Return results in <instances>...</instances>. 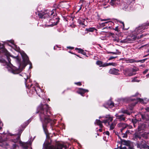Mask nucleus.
<instances>
[{"label": "nucleus", "mask_w": 149, "mask_h": 149, "mask_svg": "<svg viewBox=\"0 0 149 149\" xmlns=\"http://www.w3.org/2000/svg\"><path fill=\"white\" fill-rule=\"evenodd\" d=\"M114 30H115L116 31H118V26L116 27L115 29H114Z\"/></svg>", "instance_id": "49530a36"}, {"label": "nucleus", "mask_w": 149, "mask_h": 149, "mask_svg": "<svg viewBox=\"0 0 149 149\" xmlns=\"http://www.w3.org/2000/svg\"><path fill=\"white\" fill-rule=\"evenodd\" d=\"M141 136L140 134L137 133H135L134 134V138L138 140V139H141Z\"/></svg>", "instance_id": "4be33fe9"}, {"label": "nucleus", "mask_w": 149, "mask_h": 149, "mask_svg": "<svg viewBox=\"0 0 149 149\" xmlns=\"http://www.w3.org/2000/svg\"><path fill=\"white\" fill-rule=\"evenodd\" d=\"M37 113H39L40 121L43 126L44 124H47L51 120L50 118L51 114L50 109L48 105L41 104L37 109Z\"/></svg>", "instance_id": "f257e3e1"}, {"label": "nucleus", "mask_w": 149, "mask_h": 149, "mask_svg": "<svg viewBox=\"0 0 149 149\" xmlns=\"http://www.w3.org/2000/svg\"><path fill=\"white\" fill-rule=\"evenodd\" d=\"M3 142V139L2 137L0 136V142L1 143Z\"/></svg>", "instance_id": "8fccbe9b"}, {"label": "nucleus", "mask_w": 149, "mask_h": 149, "mask_svg": "<svg viewBox=\"0 0 149 149\" xmlns=\"http://www.w3.org/2000/svg\"><path fill=\"white\" fill-rule=\"evenodd\" d=\"M130 63H132L134 62H136V61L134 59H131L130 60Z\"/></svg>", "instance_id": "58836bf2"}, {"label": "nucleus", "mask_w": 149, "mask_h": 149, "mask_svg": "<svg viewBox=\"0 0 149 149\" xmlns=\"http://www.w3.org/2000/svg\"><path fill=\"white\" fill-rule=\"evenodd\" d=\"M139 95V93H136V94L135 95H134V96H137L138 95Z\"/></svg>", "instance_id": "69168bd1"}, {"label": "nucleus", "mask_w": 149, "mask_h": 149, "mask_svg": "<svg viewBox=\"0 0 149 149\" xmlns=\"http://www.w3.org/2000/svg\"><path fill=\"white\" fill-rule=\"evenodd\" d=\"M121 23L123 24V27L124 28V23L123 22H122Z\"/></svg>", "instance_id": "0e129e2a"}, {"label": "nucleus", "mask_w": 149, "mask_h": 149, "mask_svg": "<svg viewBox=\"0 0 149 149\" xmlns=\"http://www.w3.org/2000/svg\"><path fill=\"white\" fill-rule=\"evenodd\" d=\"M102 123H103V121L101 122L99 120L96 119L95 122V124L99 125L100 127L102 128L103 127V125L102 124Z\"/></svg>", "instance_id": "6ab92c4d"}, {"label": "nucleus", "mask_w": 149, "mask_h": 149, "mask_svg": "<svg viewBox=\"0 0 149 149\" xmlns=\"http://www.w3.org/2000/svg\"><path fill=\"white\" fill-rule=\"evenodd\" d=\"M109 66L111 65L113 66H116L117 65V64L116 63H109Z\"/></svg>", "instance_id": "7c9ffc66"}, {"label": "nucleus", "mask_w": 149, "mask_h": 149, "mask_svg": "<svg viewBox=\"0 0 149 149\" xmlns=\"http://www.w3.org/2000/svg\"><path fill=\"white\" fill-rule=\"evenodd\" d=\"M146 76L147 78H149V73L148 74L146 75Z\"/></svg>", "instance_id": "4d7b16f0"}, {"label": "nucleus", "mask_w": 149, "mask_h": 149, "mask_svg": "<svg viewBox=\"0 0 149 149\" xmlns=\"http://www.w3.org/2000/svg\"><path fill=\"white\" fill-rule=\"evenodd\" d=\"M119 1L120 0H111L110 3V4L115 7L120 3Z\"/></svg>", "instance_id": "2eb2a0df"}, {"label": "nucleus", "mask_w": 149, "mask_h": 149, "mask_svg": "<svg viewBox=\"0 0 149 149\" xmlns=\"http://www.w3.org/2000/svg\"><path fill=\"white\" fill-rule=\"evenodd\" d=\"M3 47V45L0 43V49L2 48Z\"/></svg>", "instance_id": "3c124183"}, {"label": "nucleus", "mask_w": 149, "mask_h": 149, "mask_svg": "<svg viewBox=\"0 0 149 149\" xmlns=\"http://www.w3.org/2000/svg\"><path fill=\"white\" fill-rule=\"evenodd\" d=\"M59 5V7L62 8H65L66 9L68 8L70 6L68 3L64 1L60 3Z\"/></svg>", "instance_id": "f8f14e48"}, {"label": "nucleus", "mask_w": 149, "mask_h": 149, "mask_svg": "<svg viewBox=\"0 0 149 149\" xmlns=\"http://www.w3.org/2000/svg\"><path fill=\"white\" fill-rule=\"evenodd\" d=\"M139 81H140L139 80H137L136 79V78H134V79H132V80L131 82H139Z\"/></svg>", "instance_id": "f704fd0d"}, {"label": "nucleus", "mask_w": 149, "mask_h": 149, "mask_svg": "<svg viewBox=\"0 0 149 149\" xmlns=\"http://www.w3.org/2000/svg\"><path fill=\"white\" fill-rule=\"evenodd\" d=\"M99 131L100 132H102V129H100L99 130Z\"/></svg>", "instance_id": "e2e57ef3"}, {"label": "nucleus", "mask_w": 149, "mask_h": 149, "mask_svg": "<svg viewBox=\"0 0 149 149\" xmlns=\"http://www.w3.org/2000/svg\"><path fill=\"white\" fill-rule=\"evenodd\" d=\"M75 84L79 86H81V83L80 82L75 83Z\"/></svg>", "instance_id": "a18cd8bd"}, {"label": "nucleus", "mask_w": 149, "mask_h": 149, "mask_svg": "<svg viewBox=\"0 0 149 149\" xmlns=\"http://www.w3.org/2000/svg\"><path fill=\"white\" fill-rule=\"evenodd\" d=\"M115 116L116 117V118L118 119L120 121H124L125 120V116L124 115H119L118 114H116Z\"/></svg>", "instance_id": "dca6fc26"}, {"label": "nucleus", "mask_w": 149, "mask_h": 149, "mask_svg": "<svg viewBox=\"0 0 149 149\" xmlns=\"http://www.w3.org/2000/svg\"><path fill=\"white\" fill-rule=\"evenodd\" d=\"M75 50H78V52L79 53H81L82 52H83V51L84 50L78 48H75Z\"/></svg>", "instance_id": "2f4dec72"}, {"label": "nucleus", "mask_w": 149, "mask_h": 149, "mask_svg": "<svg viewBox=\"0 0 149 149\" xmlns=\"http://www.w3.org/2000/svg\"><path fill=\"white\" fill-rule=\"evenodd\" d=\"M7 68H8V70L10 71V72H11L14 74H18L19 72H21L22 70L21 69H17V70H14V67L12 68L10 67L9 66V67H8Z\"/></svg>", "instance_id": "1a4fd4ad"}, {"label": "nucleus", "mask_w": 149, "mask_h": 149, "mask_svg": "<svg viewBox=\"0 0 149 149\" xmlns=\"http://www.w3.org/2000/svg\"><path fill=\"white\" fill-rule=\"evenodd\" d=\"M116 124L113 123H112L110 126V130H113L114 127H115Z\"/></svg>", "instance_id": "cd10ccee"}, {"label": "nucleus", "mask_w": 149, "mask_h": 149, "mask_svg": "<svg viewBox=\"0 0 149 149\" xmlns=\"http://www.w3.org/2000/svg\"><path fill=\"white\" fill-rule=\"evenodd\" d=\"M122 113H126L128 115H130V112H129L127 110H125L122 111Z\"/></svg>", "instance_id": "473e14b6"}, {"label": "nucleus", "mask_w": 149, "mask_h": 149, "mask_svg": "<svg viewBox=\"0 0 149 149\" xmlns=\"http://www.w3.org/2000/svg\"><path fill=\"white\" fill-rule=\"evenodd\" d=\"M148 71V69H146L145 70H144L143 72V73L144 74H146V73H147Z\"/></svg>", "instance_id": "c03bdc74"}, {"label": "nucleus", "mask_w": 149, "mask_h": 149, "mask_svg": "<svg viewBox=\"0 0 149 149\" xmlns=\"http://www.w3.org/2000/svg\"><path fill=\"white\" fill-rule=\"evenodd\" d=\"M129 1L130 2V3L132 2L133 1H134L135 0H129Z\"/></svg>", "instance_id": "bf43d9fd"}, {"label": "nucleus", "mask_w": 149, "mask_h": 149, "mask_svg": "<svg viewBox=\"0 0 149 149\" xmlns=\"http://www.w3.org/2000/svg\"><path fill=\"white\" fill-rule=\"evenodd\" d=\"M105 118L107 119L103 121V123L105 124L108 123L109 121L110 122L112 121L113 120V117H111L110 115H106L105 116Z\"/></svg>", "instance_id": "4468645a"}, {"label": "nucleus", "mask_w": 149, "mask_h": 149, "mask_svg": "<svg viewBox=\"0 0 149 149\" xmlns=\"http://www.w3.org/2000/svg\"><path fill=\"white\" fill-rule=\"evenodd\" d=\"M119 70L118 69L113 68L110 69L109 70V73L110 74H115L118 75L119 74Z\"/></svg>", "instance_id": "9d476101"}, {"label": "nucleus", "mask_w": 149, "mask_h": 149, "mask_svg": "<svg viewBox=\"0 0 149 149\" xmlns=\"http://www.w3.org/2000/svg\"><path fill=\"white\" fill-rule=\"evenodd\" d=\"M109 53L113 54H120L121 53L120 52L118 51V50H116V52H111Z\"/></svg>", "instance_id": "bb28decb"}, {"label": "nucleus", "mask_w": 149, "mask_h": 149, "mask_svg": "<svg viewBox=\"0 0 149 149\" xmlns=\"http://www.w3.org/2000/svg\"><path fill=\"white\" fill-rule=\"evenodd\" d=\"M116 134L117 135L118 138L120 139L122 142H123L124 144L126 145L127 147H120L119 149H134V144L133 142L129 141H127L124 140L122 141L120 135L118 134L117 132V134L116 133Z\"/></svg>", "instance_id": "7ed1b4c3"}, {"label": "nucleus", "mask_w": 149, "mask_h": 149, "mask_svg": "<svg viewBox=\"0 0 149 149\" xmlns=\"http://www.w3.org/2000/svg\"><path fill=\"white\" fill-rule=\"evenodd\" d=\"M146 60V59H143V60H139L136 61V62H141V63H143L145 60Z\"/></svg>", "instance_id": "e433bc0d"}, {"label": "nucleus", "mask_w": 149, "mask_h": 149, "mask_svg": "<svg viewBox=\"0 0 149 149\" xmlns=\"http://www.w3.org/2000/svg\"><path fill=\"white\" fill-rule=\"evenodd\" d=\"M3 126V123H2L1 121L0 120V130H1L2 129V127Z\"/></svg>", "instance_id": "ea45409f"}, {"label": "nucleus", "mask_w": 149, "mask_h": 149, "mask_svg": "<svg viewBox=\"0 0 149 149\" xmlns=\"http://www.w3.org/2000/svg\"><path fill=\"white\" fill-rule=\"evenodd\" d=\"M116 57H117L116 56V57H113V56H110L108 60H112L113 58H116Z\"/></svg>", "instance_id": "a19ab883"}, {"label": "nucleus", "mask_w": 149, "mask_h": 149, "mask_svg": "<svg viewBox=\"0 0 149 149\" xmlns=\"http://www.w3.org/2000/svg\"><path fill=\"white\" fill-rule=\"evenodd\" d=\"M82 6V4H81V5L79 8V10H78L77 12H79V11L81 9Z\"/></svg>", "instance_id": "09e8293b"}, {"label": "nucleus", "mask_w": 149, "mask_h": 149, "mask_svg": "<svg viewBox=\"0 0 149 149\" xmlns=\"http://www.w3.org/2000/svg\"><path fill=\"white\" fill-rule=\"evenodd\" d=\"M146 143L145 140L141 139L139 143H137V147L138 148H147L148 146L146 144Z\"/></svg>", "instance_id": "6e6552de"}, {"label": "nucleus", "mask_w": 149, "mask_h": 149, "mask_svg": "<svg viewBox=\"0 0 149 149\" xmlns=\"http://www.w3.org/2000/svg\"><path fill=\"white\" fill-rule=\"evenodd\" d=\"M149 55V54H147V55H145V56H143V57H146L147 56H148Z\"/></svg>", "instance_id": "680f3d73"}, {"label": "nucleus", "mask_w": 149, "mask_h": 149, "mask_svg": "<svg viewBox=\"0 0 149 149\" xmlns=\"http://www.w3.org/2000/svg\"><path fill=\"white\" fill-rule=\"evenodd\" d=\"M139 120H137L136 119H132V122L133 124L134 127H135L137 125H138Z\"/></svg>", "instance_id": "412c9836"}, {"label": "nucleus", "mask_w": 149, "mask_h": 149, "mask_svg": "<svg viewBox=\"0 0 149 149\" xmlns=\"http://www.w3.org/2000/svg\"><path fill=\"white\" fill-rule=\"evenodd\" d=\"M84 0H80L79 3L81 2L83 3L84 2Z\"/></svg>", "instance_id": "13d9d810"}, {"label": "nucleus", "mask_w": 149, "mask_h": 149, "mask_svg": "<svg viewBox=\"0 0 149 149\" xmlns=\"http://www.w3.org/2000/svg\"><path fill=\"white\" fill-rule=\"evenodd\" d=\"M76 56H77L79 57L80 58H81V57H80V56H78V55H76Z\"/></svg>", "instance_id": "774afa93"}, {"label": "nucleus", "mask_w": 149, "mask_h": 149, "mask_svg": "<svg viewBox=\"0 0 149 149\" xmlns=\"http://www.w3.org/2000/svg\"><path fill=\"white\" fill-rule=\"evenodd\" d=\"M105 134L108 136L109 135V133L108 131H107L105 132Z\"/></svg>", "instance_id": "de8ad7c7"}, {"label": "nucleus", "mask_w": 149, "mask_h": 149, "mask_svg": "<svg viewBox=\"0 0 149 149\" xmlns=\"http://www.w3.org/2000/svg\"><path fill=\"white\" fill-rule=\"evenodd\" d=\"M143 37V35H141L140 36V38H142V37Z\"/></svg>", "instance_id": "338daca9"}, {"label": "nucleus", "mask_w": 149, "mask_h": 149, "mask_svg": "<svg viewBox=\"0 0 149 149\" xmlns=\"http://www.w3.org/2000/svg\"><path fill=\"white\" fill-rule=\"evenodd\" d=\"M112 23H113L109 21L102 23V24L103 25L104 24H108L109 25V24H111Z\"/></svg>", "instance_id": "c9c22d12"}, {"label": "nucleus", "mask_w": 149, "mask_h": 149, "mask_svg": "<svg viewBox=\"0 0 149 149\" xmlns=\"http://www.w3.org/2000/svg\"><path fill=\"white\" fill-rule=\"evenodd\" d=\"M129 131L128 130V131H127L125 133H124V134L122 133L121 135H122V137L123 138L127 137V134H126V133H129Z\"/></svg>", "instance_id": "c85d7f7f"}, {"label": "nucleus", "mask_w": 149, "mask_h": 149, "mask_svg": "<svg viewBox=\"0 0 149 149\" xmlns=\"http://www.w3.org/2000/svg\"><path fill=\"white\" fill-rule=\"evenodd\" d=\"M5 54L6 57L8 61V66H9L10 65H12V64L11 63V60L9 57V56H10L9 53L7 51H6Z\"/></svg>", "instance_id": "a211bd4d"}, {"label": "nucleus", "mask_w": 149, "mask_h": 149, "mask_svg": "<svg viewBox=\"0 0 149 149\" xmlns=\"http://www.w3.org/2000/svg\"><path fill=\"white\" fill-rule=\"evenodd\" d=\"M136 99L138 101H139L140 102H142L143 101V100L142 99L140 98H137Z\"/></svg>", "instance_id": "79ce46f5"}, {"label": "nucleus", "mask_w": 149, "mask_h": 149, "mask_svg": "<svg viewBox=\"0 0 149 149\" xmlns=\"http://www.w3.org/2000/svg\"><path fill=\"white\" fill-rule=\"evenodd\" d=\"M149 25V22L146 23L141 26H140L136 28L134 31V33L136 35H138L140 34L143 31L146 29L148 28V26Z\"/></svg>", "instance_id": "39448f33"}, {"label": "nucleus", "mask_w": 149, "mask_h": 149, "mask_svg": "<svg viewBox=\"0 0 149 149\" xmlns=\"http://www.w3.org/2000/svg\"><path fill=\"white\" fill-rule=\"evenodd\" d=\"M16 146V145L15 144H14L13 145V148H15Z\"/></svg>", "instance_id": "864d4df0"}, {"label": "nucleus", "mask_w": 149, "mask_h": 149, "mask_svg": "<svg viewBox=\"0 0 149 149\" xmlns=\"http://www.w3.org/2000/svg\"><path fill=\"white\" fill-rule=\"evenodd\" d=\"M54 6L55 8H59V5H56V4H54Z\"/></svg>", "instance_id": "37998d69"}, {"label": "nucleus", "mask_w": 149, "mask_h": 149, "mask_svg": "<svg viewBox=\"0 0 149 149\" xmlns=\"http://www.w3.org/2000/svg\"><path fill=\"white\" fill-rule=\"evenodd\" d=\"M141 137L145 139H147L148 138V134L143 133L141 135Z\"/></svg>", "instance_id": "b1692460"}, {"label": "nucleus", "mask_w": 149, "mask_h": 149, "mask_svg": "<svg viewBox=\"0 0 149 149\" xmlns=\"http://www.w3.org/2000/svg\"><path fill=\"white\" fill-rule=\"evenodd\" d=\"M100 26H106V24H103V25H102V23L101 24H100Z\"/></svg>", "instance_id": "6e6d98bb"}, {"label": "nucleus", "mask_w": 149, "mask_h": 149, "mask_svg": "<svg viewBox=\"0 0 149 149\" xmlns=\"http://www.w3.org/2000/svg\"><path fill=\"white\" fill-rule=\"evenodd\" d=\"M96 64L100 67H102L103 62L101 61H97L96 62Z\"/></svg>", "instance_id": "393cba45"}, {"label": "nucleus", "mask_w": 149, "mask_h": 149, "mask_svg": "<svg viewBox=\"0 0 149 149\" xmlns=\"http://www.w3.org/2000/svg\"><path fill=\"white\" fill-rule=\"evenodd\" d=\"M118 127L120 128V130L121 133L122 132V131L127 126V124L123 123H120L118 124Z\"/></svg>", "instance_id": "ddd939ff"}, {"label": "nucleus", "mask_w": 149, "mask_h": 149, "mask_svg": "<svg viewBox=\"0 0 149 149\" xmlns=\"http://www.w3.org/2000/svg\"><path fill=\"white\" fill-rule=\"evenodd\" d=\"M54 10L50 11L48 10L41 11L38 14L39 18L41 19L47 18L48 20L51 21L52 25H56L59 21V19L58 17L55 16L54 13Z\"/></svg>", "instance_id": "f03ea898"}, {"label": "nucleus", "mask_w": 149, "mask_h": 149, "mask_svg": "<svg viewBox=\"0 0 149 149\" xmlns=\"http://www.w3.org/2000/svg\"><path fill=\"white\" fill-rule=\"evenodd\" d=\"M68 48H69V49H73V48L72 47H68Z\"/></svg>", "instance_id": "052dcab7"}, {"label": "nucleus", "mask_w": 149, "mask_h": 149, "mask_svg": "<svg viewBox=\"0 0 149 149\" xmlns=\"http://www.w3.org/2000/svg\"><path fill=\"white\" fill-rule=\"evenodd\" d=\"M136 36L131 37H128L126 39L123 40H121L120 42L124 43H130L132 42V41L135 40L136 38H137Z\"/></svg>", "instance_id": "0eeeda50"}, {"label": "nucleus", "mask_w": 149, "mask_h": 149, "mask_svg": "<svg viewBox=\"0 0 149 149\" xmlns=\"http://www.w3.org/2000/svg\"><path fill=\"white\" fill-rule=\"evenodd\" d=\"M86 29L87 30V31L89 32H93L95 30H96V29L95 28L93 27L91 28L88 29Z\"/></svg>", "instance_id": "a878e982"}, {"label": "nucleus", "mask_w": 149, "mask_h": 149, "mask_svg": "<svg viewBox=\"0 0 149 149\" xmlns=\"http://www.w3.org/2000/svg\"><path fill=\"white\" fill-rule=\"evenodd\" d=\"M81 54H82L84 55H86V52H84V50L83 51V52H82Z\"/></svg>", "instance_id": "603ef678"}, {"label": "nucleus", "mask_w": 149, "mask_h": 149, "mask_svg": "<svg viewBox=\"0 0 149 149\" xmlns=\"http://www.w3.org/2000/svg\"><path fill=\"white\" fill-rule=\"evenodd\" d=\"M108 66H109V63H105L104 64L103 63L102 67H105Z\"/></svg>", "instance_id": "4c0bfd02"}, {"label": "nucleus", "mask_w": 149, "mask_h": 149, "mask_svg": "<svg viewBox=\"0 0 149 149\" xmlns=\"http://www.w3.org/2000/svg\"><path fill=\"white\" fill-rule=\"evenodd\" d=\"M144 126V125H141V126H140V125H138V128L139 130H143L144 128L143 127Z\"/></svg>", "instance_id": "72a5a7b5"}, {"label": "nucleus", "mask_w": 149, "mask_h": 149, "mask_svg": "<svg viewBox=\"0 0 149 149\" xmlns=\"http://www.w3.org/2000/svg\"><path fill=\"white\" fill-rule=\"evenodd\" d=\"M22 130L19 131L18 134L17 135V136H15L16 139H12V141L14 143H17L19 142L21 145L22 147L24 149H26L28 148V146L26 143H23L20 140V137L21 133H22Z\"/></svg>", "instance_id": "423d86ee"}, {"label": "nucleus", "mask_w": 149, "mask_h": 149, "mask_svg": "<svg viewBox=\"0 0 149 149\" xmlns=\"http://www.w3.org/2000/svg\"><path fill=\"white\" fill-rule=\"evenodd\" d=\"M139 70L137 68H126L123 70L124 74L126 76H131L136 74V72Z\"/></svg>", "instance_id": "20e7f679"}, {"label": "nucleus", "mask_w": 149, "mask_h": 149, "mask_svg": "<svg viewBox=\"0 0 149 149\" xmlns=\"http://www.w3.org/2000/svg\"><path fill=\"white\" fill-rule=\"evenodd\" d=\"M107 105L110 107H112L114 106V103L112 102L110 100L108 101L107 103Z\"/></svg>", "instance_id": "aec40b11"}, {"label": "nucleus", "mask_w": 149, "mask_h": 149, "mask_svg": "<svg viewBox=\"0 0 149 149\" xmlns=\"http://www.w3.org/2000/svg\"><path fill=\"white\" fill-rule=\"evenodd\" d=\"M140 115L142 119L144 121L146 122V121H148L149 120V116L148 114V112H146L143 114H141Z\"/></svg>", "instance_id": "9b49d317"}, {"label": "nucleus", "mask_w": 149, "mask_h": 149, "mask_svg": "<svg viewBox=\"0 0 149 149\" xmlns=\"http://www.w3.org/2000/svg\"><path fill=\"white\" fill-rule=\"evenodd\" d=\"M100 20L101 21H106L107 20V19H100Z\"/></svg>", "instance_id": "5fc2aeb1"}, {"label": "nucleus", "mask_w": 149, "mask_h": 149, "mask_svg": "<svg viewBox=\"0 0 149 149\" xmlns=\"http://www.w3.org/2000/svg\"><path fill=\"white\" fill-rule=\"evenodd\" d=\"M23 60L25 62H28L29 61V59L28 57L26 54H24V56H22Z\"/></svg>", "instance_id": "5701e85b"}, {"label": "nucleus", "mask_w": 149, "mask_h": 149, "mask_svg": "<svg viewBox=\"0 0 149 149\" xmlns=\"http://www.w3.org/2000/svg\"><path fill=\"white\" fill-rule=\"evenodd\" d=\"M62 146H61L59 148H56L53 146H51L49 148V149H62Z\"/></svg>", "instance_id": "c756f323"}, {"label": "nucleus", "mask_w": 149, "mask_h": 149, "mask_svg": "<svg viewBox=\"0 0 149 149\" xmlns=\"http://www.w3.org/2000/svg\"><path fill=\"white\" fill-rule=\"evenodd\" d=\"M88 92V90L86 89H84L83 88H80L79 90L77 91L78 93L80 94L82 96H84L83 95L84 93L86 92Z\"/></svg>", "instance_id": "f3484780"}]
</instances>
